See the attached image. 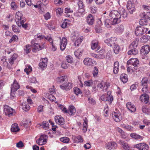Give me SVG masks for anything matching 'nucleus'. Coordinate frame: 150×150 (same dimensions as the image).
I'll list each match as a JSON object with an SVG mask.
<instances>
[{"instance_id":"1","label":"nucleus","mask_w":150,"mask_h":150,"mask_svg":"<svg viewBox=\"0 0 150 150\" xmlns=\"http://www.w3.org/2000/svg\"><path fill=\"white\" fill-rule=\"evenodd\" d=\"M139 64V61L137 58H131L127 62V72L133 73L136 70Z\"/></svg>"},{"instance_id":"2","label":"nucleus","mask_w":150,"mask_h":150,"mask_svg":"<svg viewBox=\"0 0 150 150\" xmlns=\"http://www.w3.org/2000/svg\"><path fill=\"white\" fill-rule=\"evenodd\" d=\"M109 18L112 20L114 24H118L121 22L120 14L119 12L116 10L110 11L109 14Z\"/></svg>"},{"instance_id":"3","label":"nucleus","mask_w":150,"mask_h":150,"mask_svg":"<svg viewBox=\"0 0 150 150\" xmlns=\"http://www.w3.org/2000/svg\"><path fill=\"white\" fill-rule=\"evenodd\" d=\"M138 41L135 40L134 41L129 45L130 50L128 51V55H136L138 53V51L137 49L138 45Z\"/></svg>"},{"instance_id":"4","label":"nucleus","mask_w":150,"mask_h":150,"mask_svg":"<svg viewBox=\"0 0 150 150\" xmlns=\"http://www.w3.org/2000/svg\"><path fill=\"white\" fill-rule=\"evenodd\" d=\"M148 30V28L144 25L139 26L136 28L135 33L137 36H140L146 33Z\"/></svg>"},{"instance_id":"5","label":"nucleus","mask_w":150,"mask_h":150,"mask_svg":"<svg viewBox=\"0 0 150 150\" xmlns=\"http://www.w3.org/2000/svg\"><path fill=\"white\" fill-rule=\"evenodd\" d=\"M15 21L17 25L18 24L19 25H21L20 22H25L26 20L25 17L23 16L22 13L18 11L16 14Z\"/></svg>"},{"instance_id":"6","label":"nucleus","mask_w":150,"mask_h":150,"mask_svg":"<svg viewBox=\"0 0 150 150\" xmlns=\"http://www.w3.org/2000/svg\"><path fill=\"white\" fill-rule=\"evenodd\" d=\"M112 20L109 18V19H106L105 20L104 18H101L99 19V23L101 24L102 22H103L104 23L105 26L107 28H110L112 27V25L116 24H114L112 23Z\"/></svg>"},{"instance_id":"7","label":"nucleus","mask_w":150,"mask_h":150,"mask_svg":"<svg viewBox=\"0 0 150 150\" xmlns=\"http://www.w3.org/2000/svg\"><path fill=\"white\" fill-rule=\"evenodd\" d=\"M47 136L46 135H41L40 138L36 140L37 143L39 145H42L46 144L47 142Z\"/></svg>"},{"instance_id":"8","label":"nucleus","mask_w":150,"mask_h":150,"mask_svg":"<svg viewBox=\"0 0 150 150\" xmlns=\"http://www.w3.org/2000/svg\"><path fill=\"white\" fill-rule=\"evenodd\" d=\"M31 44L33 46V51L35 52H36L37 51H39L42 50L45 47L44 44H38L34 43V42L33 41H31Z\"/></svg>"},{"instance_id":"9","label":"nucleus","mask_w":150,"mask_h":150,"mask_svg":"<svg viewBox=\"0 0 150 150\" xmlns=\"http://www.w3.org/2000/svg\"><path fill=\"white\" fill-rule=\"evenodd\" d=\"M4 111L5 114L8 117L13 116L14 112V110L13 109L7 105L4 106Z\"/></svg>"},{"instance_id":"10","label":"nucleus","mask_w":150,"mask_h":150,"mask_svg":"<svg viewBox=\"0 0 150 150\" xmlns=\"http://www.w3.org/2000/svg\"><path fill=\"white\" fill-rule=\"evenodd\" d=\"M134 146L139 150H148L149 149L148 145L144 143H140L134 145Z\"/></svg>"},{"instance_id":"11","label":"nucleus","mask_w":150,"mask_h":150,"mask_svg":"<svg viewBox=\"0 0 150 150\" xmlns=\"http://www.w3.org/2000/svg\"><path fill=\"white\" fill-rule=\"evenodd\" d=\"M105 147L107 149L109 150H114L117 148V144L114 142H111L107 143L105 144Z\"/></svg>"},{"instance_id":"12","label":"nucleus","mask_w":150,"mask_h":150,"mask_svg":"<svg viewBox=\"0 0 150 150\" xmlns=\"http://www.w3.org/2000/svg\"><path fill=\"white\" fill-rule=\"evenodd\" d=\"M110 86V84L109 82H102L98 85V87L100 89H102L103 91L105 92Z\"/></svg>"},{"instance_id":"13","label":"nucleus","mask_w":150,"mask_h":150,"mask_svg":"<svg viewBox=\"0 0 150 150\" xmlns=\"http://www.w3.org/2000/svg\"><path fill=\"white\" fill-rule=\"evenodd\" d=\"M127 8L130 13H132L135 11L134 4L131 1H128L127 4Z\"/></svg>"},{"instance_id":"14","label":"nucleus","mask_w":150,"mask_h":150,"mask_svg":"<svg viewBox=\"0 0 150 150\" xmlns=\"http://www.w3.org/2000/svg\"><path fill=\"white\" fill-rule=\"evenodd\" d=\"M91 47L92 50L97 49V50H99L100 47L99 45L98 41L97 40H92L91 43Z\"/></svg>"},{"instance_id":"15","label":"nucleus","mask_w":150,"mask_h":150,"mask_svg":"<svg viewBox=\"0 0 150 150\" xmlns=\"http://www.w3.org/2000/svg\"><path fill=\"white\" fill-rule=\"evenodd\" d=\"M150 47L148 45H145L141 48L140 50L141 53L143 55H147L150 52Z\"/></svg>"},{"instance_id":"16","label":"nucleus","mask_w":150,"mask_h":150,"mask_svg":"<svg viewBox=\"0 0 150 150\" xmlns=\"http://www.w3.org/2000/svg\"><path fill=\"white\" fill-rule=\"evenodd\" d=\"M116 38L115 37H111L107 39L104 40V42L108 45L110 47L113 46L115 44Z\"/></svg>"},{"instance_id":"17","label":"nucleus","mask_w":150,"mask_h":150,"mask_svg":"<svg viewBox=\"0 0 150 150\" xmlns=\"http://www.w3.org/2000/svg\"><path fill=\"white\" fill-rule=\"evenodd\" d=\"M112 115L113 119L116 122H119L122 120L121 114L119 112H113Z\"/></svg>"},{"instance_id":"18","label":"nucleus","mask_w":150,"mask_h":150,"mask_svg":"<svg viewBox=\"0 0 150 150\" xmlns=\"http://www.w3.org/2000/svg\"><path fill=\"white\" fill-rule=\"evenodd\" d=\"M54 120L56 123L59 125H63L64 124V119L61 116L57 115L55 116Z\"/></svg>"},{"instance_id":"19","label":"nucleus","mask_w":150,"mask_h":150,"mask_svg":"<svg viewBox=\"0 0 150 150\" xmlns=\"http://www.w3.org/2000/svg\"><path fill=\"white\" fill-rule=\"evenodd\" d=\"M48 59L47 58H42L41 59V62L39 63V67L43 69V68H46L47 66Z\"/></svg>"},{"instance_id":"20","label":"nucleus","mask_w":150,"mask_h":150,"mask_svg":"<svg viewBox=\"0 0 150 150\" xmlns=\"http://www.w3.org/2000/svg\"><path fill=\"white\" fill-rule=\"evenodd\" d=\"M20 87V86L16 80H14L13 83L11 85V92H15L19 89Z\"/></svg>"},{"instance_id":"21","label":"nucleus","mask_w":150,"mask_h":150,"mask_svg":"<svg viewBox=\"0 0 150 150\" xmlns=\"http://www.w3.org/2000/svg\"><path fill=\"white\" fill-rule=\"evenodd\" d=\"M83 62L86 65L91 66L95 64L96 62L92 59L89 58H86L84 59Z\"/></svg>"},{"instance_id":"22","label":"nucleus","mask_w":150,"mask_h":150,"mask_svg":"<svg viewBox=\"0 0 150 150\" xmlns=\"http://www.w3.org/2000/svg\"><path fill=\"white\" fill-rule=\"evenodd\" d=\"M67 43V39L64 37H63L60 42V48L62 51L64 50L66 47Z\"/></svg>"},{"instance_id":"23","label":"nucleus","mask_w":150,"mask_h":150,"mask_svg":"<svg viewBox=\"0 0 150 150\" xmlns=\"http://www.w3.org/2000/svg\"><path fill=\"white\" fill-rule=\"evenodd\" d=\"M67 81V77L66 76H63L59 77L57 79V81L61 85L65 84Z\"/></svg>"},{"instance_id":"24","label":"nucleus","mask_w":150,"mask_h":150,"mask_svg":"<svg viewBox=\"0 0 150 150\" xmlns=\"http://www.w3.org/2000/svg\"><path fill=\"white\" fill-rule=\"evenodd\" d=\"M127 109L131 112H134L136 111L135 106L130 102H128L126 104Z\"/></svg>"},{"instance_id":"25","label":"nucleus","mask_w":150,"mask_h":150,"mask_svg":"<svg viewBox=\"0 0 150 150\" xmlns=\"http://www.w3.org/2000/svg\"><path fill=\"white\" fill-rule=\"evenodd\" d=\"M72 87V83L70 82H68L67 84L65 85H61L60 86V87L62 90H64L66 91L70 90L71 89Z\"/></svg>"},{"instance_id":"26","label":"nucleus","mask_w":150,"mask_h":150,"mask_svg":"<svg viewBox=\"0 0 150 150\" xmlns=\"http://www.w3.org/2000/svg\"><path fill=\"white\" fill-rule=\"evenodd\" d=\"M149 96L146 94H144L141 95L140 97V100L142 102L147 103L149 100Z\"/></svg>"},{"instance_id":"27","label":"nucleus","mask_w":150,"mask_h":150,"mask_svg":"<svg viewBox=\"0 0 150 150\" xmlns=\"http://www.w3.org/2000/svg\"><path fill=\"white\" fill-rule=\"evenodd\" d=\"M75 37L76 36L74 35H73V36H72V38H74L73 41H74V40H75L74 42V45L75 46L78 47L79 46V45L81 42L83 38L81 37L80 38L77 39V38H75Z\"/></svg>"},{"instance_id":"28","label":"nucleus","mask_w":150,"mask_h":150,"mask_svg":"<svg viewBox=\"0 0 150 150\" xmlns=\"http://www.w3.org/2000/svg\"><path fill=\"white\" fill-rule=\"evenodd\" d=\"M76 112V110L74 106H70L67 110V113L70 115H74Z\"/></svg>"},{"instance_id":"29","label":"nucleus","mask_w":150,"mask_h":150,"mask_svg":"<svg viewBox=\"0 0 150 150\" xmlns=\"http://www.w3.org/2000/svg\"><path fill=\"white\" fill-rule=\"evenodd\" d=\"M74 140V142L75 143H78L79 142H82L83 141V140L82 137L80 135H78L74 136L73 138Z\"/></svg>"},{"instance_id":"30","label":"nucleus","mask_w":150,"mask_h":150,"mask_svg":"<svg viewBox=\"0 0 150 150\" xmlns=\"http://www.w3.org/2000/svg\"><path fill=\"white\" fill-rule=\"evenodd\" d=\"M90 55L92 57L97 59H103L105 58V56L103 54H96L94 53H91Z\"/></svg>"},{"instance_id":"31","label":"nucleus","mask_w":150,"mask_h":150,"mask_svg":"<svg viewBox=\"0 0 150 150\" xmlns=\"http://www.w3.org/2000/svg\"><path fill=\"white\" fill-rule=\"evenodd\" d=\"M124 27L122 25H119L115 29L116 32L119 34H121L124 32Z\"/></svg>"},{"instance_id":"32","label":"nucleus","mask_w":150,"mask_h":150,"mask_svg":"<svg viewBox=\"0 0 150 150\" xmlns=\"http://www.w3.org/2000/svg\"><path fill=\"white\" fill-rule=\"evenodd\" d=\"M86 21L87 23L90 25H92L93 24L94 21V18L91 14H89L86 18Z\"/></svg>"},{"instance_id":"33","label":"nucleus","mask_w":150,"mask_h":150,"mask_svg":"<svg viewBox=\"0 0 150 150\" xmlns=\"http://www.w3.org/2000/svg\"><path fill=\"white\" fill-rule=\"evenodd\" d=\"M19 130L20 129L17 124L14 123L12 125L11 128V132H18Z\"/></svg>"},{"instance_id":"34","label":"nucleus","mask_w":150,"mask_h":150,"mask_svg":"<svg viewBox=\"0 0 150 150\" xmlns=\"http://www.w3.org/2000/svg\"><path fill=\"white\" fill-rule=\"evenodd\" d=\"M119 63L118 61H117L114 63L113 73L115 74H117L119 70Z\"/></svg>"},{"instance_id":"35","label":"nucleus","mask_w":150,"mask_h":150,"mask_svg":"<svg viewBox=\"0 0 150 150\" xmlns=\"http://www.w3.org/2000/svg\"><path fill=\"white\" fill-rule=\"evenodd\" d=\"M130 136L133 139L136 140H142L143 137L135 133H131L130 134Z\"/></svg>"},{"instance_id":"36","label":"nucleus","mask_w":150,"mask_h":150,"mask_svg":"<svg viewBox=\"0 0 150 150\" xmlns=\"http://www.w3.org/2000/svg\"><path fill=\"white\" fill-rule=\"evenodd\" d=\"M111 92L110 91H108L107 92V96H106V99H107V101H108L110 102V104H111L113 100V97L111 95Z\"/></svg>"},{"instance_id":"37","label":"nucleus","mask_w":150,"mask_h":150,"mask_svg":"<svg viewBox=\"0 0 150 150\" xmlns=\"http://www.w3.org/2000/svg\"><path fill=\"white\" fill-rule=\"evenodd\" d=\"M70 21L67 19H65L61 25V27L63 28H65L69 25Z\"/></svg>"},{"instance_id":"38","label":"nucleus","mask_w":150,"mask_h":150,"mask_svg":"<svg viewBox=\"0 0 150 150\" xmlns=\"http://www.w3.org/2000/svg\"><path fill=\"white\" fill-rule=\"evenodd\" d=\"M120 79L124 83H126L128 81V78L127 75L122 74L120 76Z\"/></svg>"},{"instance_id":"39","label":"nucleus","mask_w":150,"mask_h":150,"mask_svg":"<svg viewBox=\"0 0 150 150\" xmlns=\"http://www.w3.org/2000/svg\"><path fill=\"white\" fill-rule=\"evenodd\" d=\"M120 13L124 18H126L127 17V14L125 10L123 8H122L120 10Z\"/></svg>"},{"instance_id":"40","label":"nucleus","mask_w":150,"mask_h":150,"mask_svg":"<svg viewBox=\"0 0 150 150\" xmlns=\"http://www.w3.org/2000/svg\"><path fill=\"white\" fill-rule=\"evenodd\" d=\"M149 38V36L147 35H144L140 38V41L142 43H146L148 41Z\"/></svg>"},{"instance_id":"41","label":"nucleus","mask_w":150,"mask_h":150,"mask_svg":"<svg viewBox=\"0 0 150 150\" xmlns=\"http://www.w3.org/2000/svg\"><path fill=\"white\" fill-rule=\"evenodd\" d=\"M30 107L28 104L26 103H22V109L25 111H27L30 109Z\"/></svg>"},{"instance_id":"42","label":"nucleus","mask_w":150,"mask_h":150,"mask_svg":"<svg viewBox=\"0 0 150 150\" xmlns=\"http://www.w3.org/2000/svg\"><path fill=\"white\" fill-rule=\"evenodd\" d=\"M148 82L149 81L147 78L146 77H144L141 81V85L142 86H148Z\"/></svg>"},{"instance_id":"43","label":"nucleus","mask_w":150,"mask_h":150,"mask_svg":"<svg viewBox=\"0 0 150 150\" xmlns=\"http://www.w3.org/2000/svg\"><path fill=\"white\" fill-rule=\"evenodd\" d=\"M40 126L45 129H49V124L48 122L46 121H44L42 122Z\"/></svg>"},{"instance_id":"44","label":"nucleus","mask_w":150,"mask_h":150,"mask_svg":"<svg viewBox=\"0 0 150 150\" xmlns=\"http://www.w3.org/2000/svg\"><path fill=\"white\" fill-rule=\"evenodd\" d=\"M17 57L16 54H14L9 59V62L10 64L12 65L13 64L14 61L16 59Z\"/></svg>"},{"instance_id":"45","label":"nucleus","mask_w":150,"mask_h":150,"mask_svg":"<svg viewBox=\"0 0 150 150\" xmlns=\"http://www.w3.org/2000/svg\"><path fill=\"white\" fill-rule=\"evenodd\" d=\"M114 46L113 50L114 52L117 54L120 50V47L118 45L115 44L114 45Z\"/></svg>"},{"instance_id":"46","label":"nucleus","mask_w":150,"mask_h":150,"mask_svg":"<svg viewBox=\"0 0 150 150\" xmlns=\"http://www.w3.org/2000/svg\"><path fill=\"white\" fill-rule=\"evenodd\" d=\"M98 70L96 67H94L93 70L92 71V74L94 77L98 76Z\"/></svg>"},{"instance_id":"47","label":"nucleus","mask_w":150,"mask_h":150,"mask_svg":"<svg viewBox=\"0 0 150 150\" xmlns=\"http://www.w3.org/2000/svg\"><path fill=\"white\" fill-rule=\"evenodd\" d=\"M142 111L144 113L148 114L150 113V110L146 106H143L142 107Z\"/></svg>"},{"instance_id":"48","label":"nucleus","mask_w":150,"mask_h":150,"mask_svg":"<svg viewBox=\"0 0 150 150\" xmlns=\"http://www.w3.org/2000/svg\"><path fill=\"white\" fill-rule=\"evenodd\" d=\"M32 68L30 65H27L24 69V71L28 75L32 71Z\"/></svg>"},{"instance_id":"49","label":"nucleus","mask_w":150,"mask_h":150,"mask_svg":"<svg viewBox=\"0 0 150 150\" xmlns=\"http://www.w3.org/2000/svg\"><path fill=\"white\" fill-rule=\"evenodd\" d=\"M74 92L77 96L82 93V91L80 89L78 88L75 87L74 88Z\"/></svg>"},{"instance_id":"50","label":"nucleus","mask_w":150,"mask_h":150,"mask_svg":"<svg viewBox=\"0 0 150 150\" xmlns=\"http://www.w3.org/2000/svg\"><path fill=\"white\" fill-rule=\"evenodd\" d=\"M93 81L91 80L85 81L84 83V85L86 86H91L93 84Z\"/></svg>"},{"instance_id":"51","label":"nucleus","mask_w":150,"mask_h":150,"mask_svg":"<svg viewBox=\"0 0 150 150\" xmlns=\"http://www.w3.org/2000/svg\"><path fill=\"white\" fill-rule=\"evenodd\" d=\"M12 28L13 31L15 33H19L20 32V30L15 25H12Z\"/></svg>"},{"instance_id":"52","label":"nucleus","mask_w":150,"mask_h":150,"mask_svg":"<svg viewBox=\"0 0 150 150\" xmlns=\"http://www.w3.org/2000/svg\"><path fill=\"white\" fill-rule=\"evenodd\" d=\"M18 39V37L16 35H13L11 38L9 40V43H11L13 41L16 42Z\"/></svg>"},{"instance_id":"53","label":"nucleus","mask_w":150,"mask_h":150,"mask_svg":"<svg viewBox=\"0 0 150 150\" xmlns=\"http://www.w3.org/2000/svg\"><path fill=\"white\" fill-rule=\"evenodd\" d=\"M66 59L67 61L69 63H72L73 61V58L70 55H67L66 56Z\"/></svg>"},{"instance_id":"54","label":"nucleus","mask_w":150,"mask_h":150,"mask_svg":"<svg viewBox=\"0 0 150 150\" xmlns=\"http://www.w3.org/2000/svg\"><path fill=\"white\" fill-rule=\"evenodd\" d=\"M87 122L84 121V122L83 124V131L84 132H86L87 130L88 127Z\"/></svg>"},{"instance_id":"55","label":"nucleus","mask_w":150,"mask_h":150,"mask_svg":"<svg viewBox=\"0 0 150 150\" xmlns=\"http://www.w3.org/2000/svg\"><path fill=\"white\" fill-rule=\"evenodd\" d=\"M24 49V51L26 52L27 54L29 53L30 51V45H28L25 46Z\"/></svg>"},{"instance_id":"56","label":"nucleus","mask_w":150,"mask_h":150,"mask_svg":"<svg viewBox=\"0 0 150 150\" xmlns=\"http://www.w3.org/2000/svg\"><path fill=\"white\" fill-rule=\"evenodd\" d=\"M60 141L64 143L69 142V139L67 137H64L60 138Z\"/></svg>"},{"instance_id":"57","label":"nucleus","mask_w":150,"mask_h":150,"mask_svg":"<svg viewBox=\"0 0 150 150\" xmlns=\"http://www.w3.org/2000/svg\"><path fill=\"white\" fill-rule=\"evenodd\" d=\"M25 22H21L20 23L21 25H19L18 24H17V25L19 27H21L22 26L23 28H24L25 29H26L28 27V24L27 23H25L24 24Z\"/></svg>"},{"instance_id":"58","label":"nucleus","mask_w":150,"mask_h":150,"mask_svg":"<svg viewBox=\"0 0 150 150\" xmlns=\"http://www.w3.org/2000/svg\"><path fill=\"white\" fill-rule=\"evenodd\" d=\"M1 63L3 64V65L4 66L7 65L8 64V62L7 61V59L6 58V57H3L1 59Z\"/></svg>"},{"instance_id":"59","label":"nucleus","mask_w":150,"mask_h":150,"mask_svg":"<svg viewBox=\"0 0 150 150\" xmlns=\"http://www.w3.org/2000/svg\"><path fill=\"white\" fill-rule=\"evenodd\" d=\"M11 9L14 10L17 8V6L14 2H12L11 4Z\"/></svg>"},{"instance_id":"60","label":"nucleus","mask_w":150,"mask_h":150,"mask_svg":"<svg viewBox=\"0 0 150 150\" xmlns=\"http://www.w3.org/2000/svg\"><path fill=\"white\" fill-rule=\"evenodd\" d=\"M63 9L60 8H58L56 10V13L57 15H61L63 13Z\"/></svg>"},{"instance_id":"61","label":"nucleus","mask_w":150,"mask_h":150,"mask_svg":"<svg viewBox=\"0 0 150 150\" xmlns=\"http://www.w3.org/2000/svg\"><path fill=\"white\" fill-rule=\"evenodd\" d=\"M139 24L141 25H144L145 26L147 25V22L144 19H141L139 21Z\"/></svg>"},{"instance_id":"62","label":"nucleus","mask_w":150,"mask_h":150,"mask_svg":"<svg viewBox=\"0 0 150 150\" xmlns=\"http://www.w3.org/2000/svg\"><path fill=\"white\" fill-rule=\"evenodd\" d=\"M73 12V10L69 7L66 8H65V13H71Z\"/></svg>"},{"instance_id":"63","label":"nucleus","mask_w":150,"mask_h":150,"mask_svg":"<svg viewBox=\"0 0 150 150\" xmlns=\"http://www.w3.org/2000/svg\"><path fill=\"white\" fill-rule=\"evenodd\" d=\"M44 16L45 19L46 20L50 19L51 18V15L49 12H47L44 14Z\"/></svg>"},{"instance_id":"64","label":"nucleus","mask_w":150,"mask_h":150,"mask_svg":"<svg viewBox=\"0 0 150 150\" xmlns=\"http://www.w3.org/2000/svg\"><path fill=\"white\" fill-rule=\"evenodd\" d=\"M142 14L144 17L147 18L150 20V12H147L146 15L144 12L142 13Z\"/></svg>"}]
</instances>
